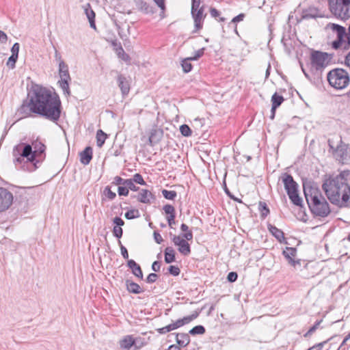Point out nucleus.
<instances>
[{"label":"nucleus","mask_w":350,"mask_h":350,"mask_svg":"<svg viewBox=\"0 0 350 350\" xmlns=\"http://www.w3.org/2000/svg\"><path fill=\"white\" fill-rule=\"evenodd\" d=\"M245 16V14H243V13L239 14L237 16L234 17L232 19L231 22L233 23H237L238 22L242 21H243Z\"/></svg>","instance_id":"obj_58"},{"label":"nucleus","mask_w":350,"mask_h":350,"mask_svg":"<svg viewBox=\"0 0 350 350\" xmlns=\"http://www.w3.org/2000/svg\"><path fill=\"white\" fill-rule=\"evenodd\" d=\"M281 179L282 180L284 189L286 191L287 194H290V193L297 191L298 185L294 180L293 176L291 174L288 173H284L281 176Z\"/></svg>","instance_id":"obj_12"},{"label":"nucleus","mask_w":350,"mask_h":350,"mask_svg":"<svg viewBox=\"0 0 350 350\" xmlns=\"http://www.w3.org/2000/svg\"><path fill=\"white\" fill-rule=\"evenodd\" d=\"M210 13H211V15L214 18L217 17L218 16H219V14H220L219 12L217 9L213 8H211Z\"/></svg>","instance_id":"obj_64"},{"label":"nucleus","mask_w":350,"mask_h":350,"mask_svg":"<svg viewBox=\"0 0 350 350\" xmlns=\"http://www.w3.org/2000/svg\"><path fill=\"white\" fill-rule=\"evenodd\" d=\"M104 192L105 196L111 200L116 197V193L113 192L109 187H105Z\"/></svg>","instance_id":"obj_48"},{"label":"nucleus","mask_w":350,"mask_h":350,"mask_svg":"<svg viewBox=\"0 0 350 350\" xmlns=\"http://www.w3.org/2000/svg\"><path fill=\"white\" fill-rule=\"evenodd\" d=\"M191 60L192 59H188V57H187L182 62L181 66H182L184 72L187 73L191 70L192 65L190 63V61H191Z\"/></svg>","instance_id":"obj_41"},{"label":"nucleus","mask_w":350,"mask_h":350,"mask_svg":"<svg viewBox=\"0 0 350 350\" xmlns=\"http://www.w3.org/2000/svg\"><path fill=\"white\" fill-rule=\"evenodd\" d=\"M131 179L134 181V183H138L141 185H146V182L144 181L142 176L140 174H135L133 176V178Z\"/></svg>","instance_id":"obj_46"},{"label":"nucleus","mask_w":350,"mask_h":350,"mask_svg":"<svg viewBox=\"0 0 350 350\" xmlns=\"http://www.w3.org/2000/svg\"><path fill=\"white\" fill-rule=\"evenodd\" d=\"M327 77L329 85L336 90L345 89L350 82L349 73L342 68L332 70Z\"/></svg>","instance_id":"obj_5"},{"label":"nucleus","mask_w":350,"mask_h":350,"mask_svg":"<svg viewBox=\"0 0 350 350\" xmlns=\"http://www.w3.org/2000/svg\"><path fill=\"white\" fill-rule=\"evenodd\" d=\"M146 342L145 338L142 337H136L133 338V347L134 350L140 349L144 345H146Z\"/></svg>","instance_id":"obj_36"},{"label":"nucleus","mask_w":350,"mask_h":350,"mask_svg":"<svg viewBox=\"0 0 350 350\" xmlns=\"http://www.w3.org/2000/svg\"><path fill=\"white\" fill-rule=\"evenodd\" d=\"M268 230L270 233L280 242V243H286L284 233L283 231L275 226L271 224H268L267 226Z\"/></svg>","instance_id":"obj_19"},{"label":"nucleus","mask_w":350,"mask_h":350,"mask_svg":"<svg viewBox=\"0 0 350 350\" xmlns=\"http://www.w3.org/2000/svg\"><path fill=\"white\" fill-rule=\"evenodd\" d=\"M20 45L18 42L14 44L11 49L12 55L18 57Z\"/></svg>","instance_id":"obj_56"},{"label":"nucleus","mask_w":350,"mask_h":350,"mask_svg":"<svg viewBox=\"0 0 350 350\" xmlns=\"http://www.w3.org/2000/svg\"><path fill=\"white\" fill-rule=\"evenodd\" d=\"M331 12L342 20L350 18V0H329Z\"/></svg>","instance_id":"obj_6"},{"label":"nucleus","mask_w":350,"mask_h":350,"mask_svg":"<svg viewBox=\"0 0 350 350\" xmlns=\"http://www.w3.org/2000/svg\"><path fill=\"white\" fill-rule=\"evenodd\" d=\"M107 139V134L102 130H98L96 133V144L98 147H102Z\"/></svg>","instance_id":"obj_34"},{"label":"nucleus","mask_w":350,"mask_h":350,"mask_svg":"<svg viewBox=\"0 0 350 350\" xmlns=\"http://www.w3.org/2000/svg\"><path fill=\"white\" fill-rule=\"evenodd\" d=\"M175 217H176V215L175 214L172 215H168L167 217V222H168V225L171 228L172 227V225L175 224V221H174Z\"/></svg>","instance_id":"obj_61"},{"label":"nucleus","mask_w":350,"mask_h":350,"mask_svg":"<svg viewBox=\"0 0 350 350\" xmlns=\"http://www.w3.org/2000/svg\"><path fill=\"white\" fill-rule=\"evenodd\" d=\"M46 146L42 142L35 140L31 145L29 144L20 143L15 146L12 150L14 163L16 165L23 163H31L33 165L34 169L38 167L37 163L40 157L44 153Z\"/></svg>","instance_id":"obj_3"},{"label":"nucleus","mask_w":350,"mask_h":350,"mask_svg":"<svg viewBox=\"0 0 350 350\" xmlns=\"http://www.w3.org/2000/svg\"><path fill=\"white\" fill-rule=\"evenodd\" d=\"M119 244L120 245L121 254H122L123 258L124 259H128L129 258V253H128L126 248L124 245H122L120 241H119Z\"/></svg>","instance_id":"obj_57"},{"label":"nucleus","mask_w":350,"mask_h":350,"mask_svg":"<svg viewBox=\"0 0 350 350\" xmlns=\"http://www.w3.org/2000/svg\"><path fill=\"white\" fill-rule=\"evenodd\" d=\"M135 5L139 10L145 13H153L152 7L149 4L143 0H135Z\"/></svg>","instance_id":"obj_28"},{"label":"nucleus","mask_w":350,"mask_h":350,"mask_svg":"<svg viewBox=\"0 0 350 350\" xmlns=\"http://www.w3.org/2000/svg\"><path fill=\"white\" fill-rule=\"evenodd\" d=\"M326 28L331 29L337 35V40L332 42V48L334 49H338L340 47L343 48L344 43L346 42L345 40V38H346V29L340 25L331 23L327 25Z\"/></svg>","instance_id":"obj_7"},{"label":"nucleus","mask_w":350,"mask_h":350,"mask_svg":"<svg viewBox=\"0 0 350 350\" xmlns=\"http://www.w3.org/2000/svg\"><path fill=\"white\" fill-rule=\"evenodd\" d=\"M17 59L18 57L11 55V56L8 58V60L7 62V66L12 69L14 68Z\"/></svg>","instance_id":"obj_45"},{"label":"nucleus","mask_w":350,"mask_h":350,"mask_svg":"<svg viewBox=\"0 0 350 350\" xmlns=\"http://www.w3.org/2000/svg\"><path fill=\"white\" fill-rule=\"evenodd\" d=\"M258 208L261 214V217L265 218L269 214V209L265 202H260L258 204Z\"/></svg>","instance_id":"obj_38"},{"label":"nucleus","mask_w":350,"mask_h":350,"mask_svg":"<svg viewBox=\"0 0 350 350\" xmlns=\"http://www.w3.org/2000/svg\"><path fill=\"white\" fill-rule=\"evenodd\" d=\"M204 332L205 328L202 325H196L189 332V333L191 335L203 334Z\"/></svg>","instance_id":"obj_40"},{"label":"nucleus","mask_w":350,"mask_h":350,"mask_svg":"<svg viewBox=\"0 0 350 350\" xmlns=\"http://www.w3.org/2000/svg\"><path fill=\"white\" fill-rule=\"evenodd\" d=\"M284 101V98L282 96L278 95L277 93H275L271 97L272 105L274 108H278Z\"/></svg>","instance_id":"obj_37"},{"label":"nucleus","mask_w":350,"mask_h":350,"mask_svg":"<svg viewBox=\"0 0 350 350\" xmlns=\"http://www.w3.org/2000/svg\"><path fill=\"white\" fill-rule=\"evenodd\" d=\"M304 191L308 207L315 217L324 218L329 215V205L317 187H304Z\"/></svg>","instance_id":"obj_4"},{"label":"nucleus","mask_w":350,"mask_h":350,"mask_svg":"<svg viewBox=\"0 0 350 350\" xmlns=\"http://www.w3.org/2000/svg\"><path fill=\"white\" fill-rule=\"evenodd\" d=\"M117 80L122 94L123 95H127L130 90V86L126 78L122 75H118Z\"/></svg>","instance_id":"obj_20"},{"label":"nucleus","mask_w":350,"mask_h":350,"mask_svg":"<svg viewBox=\"0 0 350 350\" xmlns=\"http://www.w3.org/2000/svg\"><path fill=\"white\" fill-rule=\"evenodd\" d=\"M127 179H123L120 176H116L113 179V184L116 185H125Z\"/></svg>","instance_id":"obj_52"},{"label":"nucleus","mask_w":350,"mask_h":350,"mask_svg":"<svg viewBox=\"0 0 350 350\" xmlns=\"http://www.w3.org/2000/svg\"><path fill=\"white\" fill-rule=\"evenodd\" d=\"M310 59L312 67L317 70L325 68L329 62L328 54L321 51H314Z\"/></svg>","instance_id":"obj_9"},{"label":"nucleus","mask_w":350,"mask_h":350,"mask_svg":"<svg viewBox=\"0 0 350 350\" xmlns=\"http://www.w3.org/2000/svg\"><path fill=\"white\" fill-rule=\"evenodd\" d=\"M165 262L171 263L175 261V251L172 247H167L164 252Z\"/></svg>","instance_id":"obj_31"},{"label":"nucleus","mask_w":350,"mask_h":350,"mask_svg":"<svg viewBox=\"0 0 350 350\" xmlns=\"http://www.w3.org/2000/svg\"><path fill=\"white\" fill-rule=\"evenodd\" d=\"M168 271L171 275L174 276L178 275L180 272V269L177 266L174 265H171L169 267Z\"/></svg>","instance_id":"obj_49"},{"label":"nucleus","mask_w":350,"mask_h":350,"mask_svg":"<svg viewBox=\"0 0 350 350\" xmlns=\"http://www.w3.org/2000/svg\"><path fill=\"white\" fill-rule=\"evenodd\" d=\"M8 40V36L3 31L0 30V42L1 44H5Z\"/></svg>","instance_id":"obj_62"},{"label":"nucleus","mask_w":350,"mask_h":350,"mask_svg":"<svg viewBox=\"0 0 350 350\" xmlns=\"http://www.w3.org/2000/svg\"><path fill=\"white\" fill-rule=\"evenodd\" d=\"M61 111L62 103L58 95L38 84H32L27 100L18 109L22 117H27L33 113L52 122L59 120Z\"/></svg>","instance_id":"obj_1"},{"label":"nucleus","mask_w":350,"mask_h":350,"mask_svg":"<svg viewBox=\"0 0 350 350\" xmlns=\"http://www.w3.org/2000/svg\"><path fill=\"white\" fill-rule=\"evenodd\" d=\"M165 213L168 215H172L175 214V208L171 204H166L163 208Z\"/></svg>","instance_id":"obj_47"},{"label":"nucleus","mask_w":350,"mask_h":350,"mask_svg":"<svg viewBox=\"0 0 350 350\" xmlns=\"http://www.w3.org/2000/svg\"><path fill=\"white\" fill-rule=\"evenodd\" d=\"M321 321H317L312 327H311L309 330L304 334L305 337H308L310 336L315 330L317 329Z\"/></svg>","instance_id":"obj_54"},{"label":"nucleus","mask_w":350,"mask_h":350,"mask_svg":"<svg viewBox=\"0 0 350 350\" xmlns=\"http://www.w3.org/2000/svg\"><path fill=\"white\" fill-rule=\"evenodd\" d=\"M113 45L115 46H117L116 48V53L118 57L120 59H121L122 61H124L126 63H129L131 58H130L129 55L125 53V51H124L120 43H119V44L118 45L117 43L114 42H113Z\"/></svg>","instance_id":"obj_27"},{"label":"nucleus","mask_w":350,"mask_h":350,"mask_svg":"<svg viewBox=\"0 0 350 350\" xmlns=\"http://www.w3.org/2000/svg\"><path fill=\"white\" fill-rule=\"evenodd\" d=\"M153 235H154V241L158 244H161L163 241V239L161 235L159 232L154 231L153 233Z\"/></svg>","instance_id":"obj_59"},{"label":"nucleus","mask_w":350,"mask_h":350,"mask_svg":"<svg viewBox=\"0 0 350 350\" xmlns=\"http://www.w3.org/2000/svg\"><path fill=\"white\" fill-rule=\"evenodd\" d=\"M198 315H199V313L197 312H195L194 313H193L191 315L185 317L183 319H178L175 322L172 323L174 326V329H176L177 328H179V327L183 326L184 325L188 324L193 320L196 319L198 317Z\"/></svg>","instance_id":"obj_18"},{"label":"nucleus","mask_w":350,"mask_h":350,"mask_svg":"<svg viewBox=\"0 0 350 350\" xmlns=\"http://www.w3.org/2000/svg\"><path fill=\"white\" fill-rule=\"evenodd\" d=\"M200 5V0H191V8L192 10L198 8Z\"/></svg>","instance_id":"obj_63"},{"label":"nucleus","mask_w":350,"mask_h":350,"mask_svg":"<svg viewBox=\"0 0 350 350\" xmlns=\"http://www.w3.org/2000/svg\"><path fill=\"white\" fill-rule=\"evenodd\" d=\"M238 275L236 272L231 271L228 274L227 279L230 282H234L237 280Z\"/></svg>","instance_id":"obj_55"},{"label":"nucleus","mask_w":350,"mask_h":350,"mask_svg":"<svg viewBox=\"0 0 350 350\" xmlns=\"http://www.w3.org/2000/svg\"><path fill=\"white\" fill-rule=\"evenodd\" d=\"M124 216L127 219H135L139 217V211L135 209L129 210L125 213Z\"/></svg>","instance_id":"obj_43"},{"label":"nucleus","mask_w":350,"mask_h":350,"mask_svg":"<svg viewBox=\"0 0 350 350\" xmlns=\"http://www.w3.org/2000/svg\"><path fill=\"white\" fill-rule=\"evenodd\" d=\"M176 340L178 345L180 347H186L190 342V337L189 334L181 333L176 334Z\"/></svg>","instance_id":"obj_30"},{"label":"nucleus","mask_w":350,"mask_h":350,"mask_svg":"<svg viewBox=\"0 0 350 350\" xmlns=\"http://www.w3.org/2000/svg\"><path fill=\"white\" fill-rule=\"evenodd\" d=\"M321 16L319 10L315 7H309L302 10L301 19L316 18Z\"/></svg>","instance_id":"obj_16"},{"label":"nucleus","mask_w":350,"mask_h":350,"mask_svg":"<svg viewBox=\"0 0 350 350\" xmlns=\"http://www.w3.org/2000/svg\"><path fill=\"white\" fill-rule=\"evenodd\" d=\"M59 75L61 79H71L68 65L64 62L59 64Z\"/></svg>","instance_id":"obj_29"},{"label":"nucleus","mask_w":350,"mask_h":350,"mask_svg":"<svg viewBox=\"0 0 350 350\" xmlns=\"http://www.w3.org/2000/svg\"><path fill=\"white\" fill-rule=\"evenodd\" d=\"M161 192L163 197L167 200H174L177 196V193L175 191L163 189Z\"/></svg>","instance_id":"obj_39"},{"label":"nucleus","mask_w":350,"mask_h":350,"mask_svg":"<svg viewBox=\"0 0 350 350\" xmlns=\"http://www.w3.org/2000/svg\"><path fill=\"white\" fill-rule=\"evenodd\" d=\"M191 15L194 20L195 27L197 30L202 27V22L206 16L204 14V6L199 7L195 10L191 9Z\"/></svg>","instance_id":"obj_13"},{"label":"nucleus","mask_w":350,"mask_h":350,"mask_svg":"<svg viewBox=\"0 0 350 350\" xmlns=\"http://www.w3.org/2000/svg\"><path fill=\"white\" fill-rule=\"evenodd\" d=\"M69 81H70V79H60L58 81L59 87L63 90L64 94L68 96L70 95V91L69 83H68Z\"/></svg>","instance_id":"obj_33"},{"label":"nucleus","mask_w":350,"mask_h":350,"mask_svg":"<svg viewBox=\"0 0 350 350\" xmlns=\"http://www.w3.org/2000/svg\"><path fill=\"white\" fill-rule=\"evenodd\" d=\"M118 193L119 196H127L129 195V189L125 185L124 187L119 186Z\"/></svg>","instance_id":"obj_51"},{"label":"nucleus","mask_w":350,"mask_h":350,"mask_svg":"<svg viewBox=\"0 0 350 350\" xmlns=\"http://www.w3.org/2000/svg\"><path fill=\"white\" fill-rule=\"evenodd\" d=\"M204 52V48H202L195 52L194 56L188 57V59L197 60L203 55Z\"/></svg>","instance_id":"obj_50"},{"label":"nucleus","mask_w":350,"mask_h":350,"mask_svg":"<svg viewBox=\"0 0 350 350\" xmlns=\"http://www.w3.org/2000/svg\"><path fill=\"white\" fill-rule=\"evenodd\" d=\"M334 157L342 164L349 163L350 162V146L341 142L334 150Z\"/></svg>","instance_id":"obj_10"},{"label":"nucleus","mask_w":350,"mask_h":350,"mask_svg":"<svg viewBox=\"0 0 350 350\" xmlns=\"http://www.w3.org/2000/svg\"><path fill=\"white\" fill-rule=\"evenodd\" d=\"M125 186L131 191H137L139 190V187L135 186L134 181L131 178L127 179Z\"/></svg>","instance_id":"obj_44"},{"label":"nucleus","mask_w":350,"mask_h":350,"mask_svg":"<svg viewBox=\"0 0 350 350\" xmlns=\"http://www.w3.org/2000/svg\"><path fill=\"white\" fill-rule=\"evenodd\" d=\"M154 198L151 191L144 189H141L137 195V200L144 204H150Z\"/></svg>","instance_id":"obj_15"},{"label":"nucleus","mask_w":350,"mask_h":350,"mask_svg":"<svg viewBox=\"0 0 350 350\" xmlns=\"http://www.w3.org/2000/svg\"><path fill=\"white\" fill-rule=\"evenodd\" d=\"M289 199L292 202V203L296 206H302L303 205V200L299 197L298 191H295L293 193H290V194H288Z\"/></svg>","instance_id":"obj_32"},{"label":"nucleus","mask_w":350,"mask_h":350,"mask_svg":"<svg viewBox=\"0 0 350 350\" xmlns=\"http://www.w3.org/2000/svg\"><path fill=\"white\" fill-rule=\"evenodd\" d=\"M92 159V148L90 146L86 147L80 153V161L83 165H88Z\"/></svg>","instance_id":"obj_22"},{"label":"nucleus","mask_w":350,"mask_h":350,"mask_svg":"<svg viewBox=\"0 0 350 350\" xmlns=\"http://www.w3.org/2000/svg\"><path fill=\"white\" fill-rule=\"evenodd\" d=\"M119 343L122 350H130L133 347V337L131 335H126L120 340Z\"/></svg>","instance_id":"obj_25"},{"label":"nucleus","mask_w":350,"mask_h":350,"mask_svg":"<svg viewBox=\"0 0 350 350\" xmlns=\"http://www.w3.org/2000/svg\"><path fill=\"white\" fill-rule=\"evenodd\" d=\"M125 284L126 287V290L133 294H139L144 292V290L140 287V286L131 280H126L125 281Z\"/></svg>","instance_id":"obj_23"},{"label":"nucleus","mask_w":350,"mask_h":350,"mask_svg":"<svg viewBox=\"0 0 350 350\" xmlns=\"http://www.w3.org/2000/svg\"><path fill=\"white\" fill-rule=\"evenodd\" d=\"M297 250L294 247H286V250L283 251L282 254L285 257V258L288 260V263L296 267L297 265H300V260H295L294 257L296 256Z\"/></svg>","instance_id":"obj_14"},{"label":"nucleus","mask_w":350,"mask_h":350,"mask_svg":"<svg viewBox=\"0 0 350 350\" xmlns=\"http://www.w3.org/2000/svg\"><path fill=\"white\" fill-rule=\"evenodd\" d=\"M180 230L185 233L181 236L183 237L186 240L191 241L193 239V233L191 230L189 229V227L185 224H182L180 226Z\"/></svg>","instance_id":"obj_35"},{"label":"nucleus","mask_w":350,"mask_h":350,"mask_svg":"<svg viewBox=\"0 0 350 350\" xmlns=\"http://www.w3.org/2000/svg\"><path fill=\"white\" fill-rule=\"evenodd\" d=\"M180 131L181 134L185 137L191 136L192 134V131L190 127L187 124H183L180 126Z\"/></svg>","instance_id":"obj_42"},{"label":"nucleus","mask_w":350,"mask_h":350,"mask_svg":"<svg viewBox=\"0 0 350 350\" xmlns=\"http://www.w3.org/2000/svg\"><path fill=\"white\" fill-rule=\"evenodd\" d=\"M12 202V193L7 189L0 187V213L8 209Z\"/></svg>","instance_id":"obj_11"},{"label":"nucleus","mask_w":350,"mask_h":350,"mask_svg":"<svg viewBox=\"0 0 350 350\" xmlns=\"http://www.w3.org/2000/svg\"><path fill=\"white\" fill-rule=\"evenodd\" d=\"M161 269V263L159 261H154L152 265V269L155 271L158 272L160 271Z\"/></svg>","instance_id":"obj_60"},{"label":"nucleus","mask_w":350,"mask_h":350,"mask_svg":"<svg viewBox=\"0 0 350 350\" xmlns=\"http://www.w3.org/2000/svg\"><path fill=\"white\" fill-rule=\"evenodd\" d=\"M84 10H85V15L90 22V27L95 29H96V24H95V20H94L95 13L91 9V6H90V3H88L84 6Z\"/></svg>","instance_id":"obj_24"},{"label":"nucleus","mask_w":350,"mask_h":350,"mask_svg":"<svg viewBox=\"0 0 350 350\" xmlns=\"http://www.w3.org/2000/svg\"><path fill=\"white\" fill-rule=\"evenodd\" d=\"M113 223L116 225L113 228V234L118 239H120L123 234L121 226H124V221L120 217H115L113 219Z\"/></svg>","instance_id":"obj_17"},{"label":"nucleus","mask_w":350,"mask_h":350,"mask_svg":"<svg viewBox=\"0 0 350 350\" xmlns=\"http://www.w3.org/2000/svg\"><path fill=\"white\" fill-rule=\"evenodd\" d=\"M158 278V275L154 273H150L146 278V282L149 284L154 283Z\"/></svg>","instance_id":"obj_53"},{"label":"nucleus","mask_w":350,"mask_h":350,"mask_svg":"<svg viewBox=\"0 0 350 350\" xmlns=\"http://www.w3.org/2000/svg\"><path fill=\"white\" fill-rule=\"evenodd\" d=\"M127 266L131 269L132 273L137 278L142 280L143 273L140 266L134 260H129L127 262Z\"/></svg>","instance_id":"obj_21"},{"label":"nucleus","mask_w":350,"mask_h":350,"mask_svg":"<svg viewBox=\"0 0 350 350\" xmlns=\"http://www.w3.org/2000/svg\"><path fill=\"white\" fill-rule=\"evenodd\" d=\"M163 136V131L159 129H154L151 131L149 136V144L150 146H154L157 144Z\"/></svg>","instance_id":"obj_26"},{"label":"nucleus","mask_w":350,"mask_h":350,"mask_svg":"<svg viewBox=\"0 0 350 350\" xmlns=\"http://www.w3.org/2000/svg\"><path fill=\"white\" fill-rule=\"evenodd\" d=\"M322 188L333 204L339 207H350V170L326 179Z\"/></svg>","instance_id":"obj_2"},{"label":"nucleus","mask_w":350,"mask_h":350,"mask_svg":"<svg viewBox=\"0 0 350 350\" xmlns=\"http://www.w3.org/2000/svg\"><path fill=\"white\" fill-rule=\"evenodd\" d=\"M170 237L174 245L178 247V251L182 255L187 256L191 254V247L188 240H186L180 235H176L172 233H170Z\"/></svg>","instance_id":"obj_8"}]
</instances>
